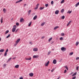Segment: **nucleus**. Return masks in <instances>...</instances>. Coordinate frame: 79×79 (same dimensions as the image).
<instances>
[{
  "label": "nucleus",
  "instance_id": "14",
  "mask_svg": "<svg viewBox=\"0 0 79 79\" xmlns=\"http://www.w3.org/2000/svg\"><path fill=\"white\" fill-rule=\"evenodd\" d=\"M4 51V49H1L0 50V52H3Z\"/></svg>",
  "mask_w": 79,
  "mask_h": 79
},
{
  "label": "nucleus",
  "instance_id": "19",
  "mask_svg": "<svg viewBox=\"0 0 79 79\" xmlns=\"http://www.w3.org/2000/svg\"><path fill=\"white\" fill-rule=\"evenodd\" d=\"M77 74V72H76L74 73L72 75V76H76Z\"/></svg>",
  "mask_w": 79,
  "mask_h": 79
},
{
  "label": "nucleus",
  "instance_id": "46",
  "mask_svg": "<svg viewBox=\"0 0 79 79\" xmlns=\"http://www.w3.org/2000/svg\"><path fill=\"white\" fill-rule=\"evenodd\" d=\"M18 30H19V29H17L16 30V31H15V32H17L18 31Z\"/></svg>",
  "mask_w": 79,
  "mask_h": 79
},
{
  "label": "nucleus",
  "instance_id": "35",
  "mask_svg": "<svg viewBox=\"0 0 79 79\" xmlns=\"http://www.w3.org/2000/svg\"><path fill=\"white\" fill-rule=\"evenodd\" d=\"M64 67L65 68H66L67 70H68V67L67 66H65Z\"/></svg>",
  "mask_w": 79,
  "mask_h": 79
},
{
  "label": "nucleus",
  "instance_id": "38",
  "mask_svg": "<svg viewBox=\"0 0 79 79\" xmlns=\"http://www.w3.org/2000/svg\"><path fill=\"white\" fill-rule=\"evenodd\" d=\"M79 66H77L76 67V69L77 70V71H78V68H79Z\"/></svg>",
  "mask_w": 79,
  "mask_h": 79
},
{
  "label": "nucleus",
  "instance_id": "23",
  "mask_svg": "<svg viewBox=\"0 0 79 79\" xmlns=\"http://www.w3.org/2000/svg\"><path fill=\"white\" fill-rule=\"evenodd\" d=\"M25 59L26 60H31L32 58H31V57H30L29 59L26 58Z\"/></svg>",
  "mask_w": 79,
  "mask_h": 79
},
{
  "label": "nucleus",
  "instance_id": "4",
  "mask_svg": "<svg viewBox=\"0 0 79 79\" xmlns=\"http://www.w3.org/2000/svg\"><path fill=\"white\" fill-rule=\"evenodd\" d=\"M59 13V10H56L55 12V14L56 15H58Z\"/></svg>",
  "mask_w": 79,
  "mask_h": 79
},
{
  "label": "nucleus",
  "instance_id": "30",
  "mask_svg": "<svg viewBox=\"0 0 79 79\" xmlns=\"http://www.w3.org/2000/svg\"><path fill=\"white\" fill-rule=\"evenodd\" d=\"M10 36V34H9L7 36V37H6V38L7 39H8V37H9Z\"/></svg>",
  "mask_w": 79,
  "mask_h": 79
},
{
  "label": "nucleus",
  "instance_id": "6",
  "mask_svg": "<svg viewBox=\"0 0 79 79\" xmlns=\"http://www.w3.org/2000/svg\"><path fill=\"white\" fill-rule=\"evenodd\" d=\"M38 51V48H35L33 49V51L34 52H37Z\"/></svg>",
  "mask_w": 79,
  "mask_h": 79
},
{
  "label": "nucleus",
  "instance_id": "57",
  "mask_svg": "<svg viewBox=\"0 0 79 79\" xmlns=\"http://www.w3.org/2000/svg\"><path fill=\"white\" fill-rule=\"evenodd\" d=\"M50 53H51V52H48V55H49V54H50Z\"/></svg>",
  "mask_w": 79,
  "mask_h": 79
},
{
  "label": "nucleus",
  "instance_id": "16",
  "mask_svg": "<svg viewBox=\"0 0 79 79\" xmlns=\"http://www.w3.org/2000/svg\"><path fill=\"white\" fill-rule=\"evenodd\" d=\"M3 11H4V13H5L6 12V9L4 8L3 9Z\"/></svg>",
  "mask_w": 79,
  "mask_h": 79
},
{
  "label": "nucleus",
  "instance_id": "22",
  "mask_svg": "<svg viewBox=\"0 0 79 79\" xmlns=\"http://www.w3.org/2000/svg\"><path fill=\"white\" fill-rule=\"evenodd\" d=\"M1 23H3V18L2 17L1 18Z\"/></svg>",
  "mask_w": 79,
  "mask_h": 79
},
{
  "label": "nucleus",
  "instance_id": "5",
  "mask_svg": "<svg viewBox=\"0 0 79 79\" xmlns=\"http://www.w3.org/2000/svg\"><path fill=\"white\" fill-rule=\"evenodd\" d=\"M20 40L21 39H18L16 41H15V43L18 44V43L19 42V41H20Z\"/></svg>",
  "mask_w": 79,
  "mask_h": 79
},
{
  "label": "nucleus",
  "instance_id": "60",
  "mask_svg": "<svg viewBox=\"0 0 79 79\" xmlns=\"http://www.w3.org/2000/svg\"><path fill=\"white\" fill-rule=\"evenodd\" d=\"M73 74V72H72L70 74Z\"/></svg>",
  "mask_w": 79,
  "mask_h": 79
},
{
  "label": "nucleus",
  "instance_id": "55",
  "mask_svg": "<svg viewBox=\"0 0 79 79\" xmlns=\"http://www.w3.org/2000/svg\"><path fill=\"white\" fill-rule=\"evenodd\" d=\"M19 79H23V77H20Z\"/></svg>",
  "mask_w": 79,
  "mask_h": 79
},
{
  "label": "nucleus",
  "instance_id": "20",
  "mask_svg": "<svg viewBox=\"0 0 79 79\" xmlns=\"http://www.w3.org/2000/svg\"><path fill=\"white\" fill-rule=\"evenodd\" d=\"M79 2L77 3L75 5V6L76 7H77V6H79Z\"/></svg>",
  "mask_w": 79,
  "mask_h": 79
},
{
  "label": "nucleus",
  "instance_id": "64",
  "mask_svg": "<svg viewBox=\"0 0 79 79\" xmlns=\"http://www.w3.org/2000/svg\"><path fill=\"white\" fill-rule=\"evenodd\" d=\"M11 20H13V19H12Z\"/></svg>",
  "mask_w": 79,
  "mask_h": 79
},
{
  "label": "nucleus",
  "instance_id": "51",
  "mask_svg": "<svg viewBox=\"0 0 79 79\" xmlns=\"http://www.w3.org/2000/svg\"><path fill=\"white\" fill-rule=\"evenodd\" d=\"M38 8V7H36L35 8V10H37Z\"/></svg>",
  "mask_w": 79,
  "mask_h": 79
},
{
  "label": "nucleus",
  "instance_id": "52",
  "mask_svg": "<svg viewBox=\"0 0 79 79\" xmlns=\"http://www.w3.org/2000/svg\"><path fill=\"white\" fill-rule=\"evenodd\" d=\"M44 38H45V36H43L42 37H41V39H44Z\"/></svg>",
  "mask_w": 79,
  "mask_h": 79
},
{
  "label": "nucleus",
  "instance_id": "8",
  "mask_svg": "<svg viewBox=\"0 0 79 79\" xmlns=\"http://www.w3.org/2000/svg\"><path fill=\"white\" fill-rule=\"evenodd\" d=\"M38 57H39V56H38H38L34 55L33 56V58H38Z\"/></svg>",
  "mask_w": 79,
  "mask_h": 79
},
{
  "label": "nucleus",
  "instance_id": "29",
  "mask_svg": "<svg viewBox=\"0 0 79 79\" xmlns=\"http://www.w3.org/2000/svg\"><path fill=\"white\" fill-rule=\"evenodd\" d=\"M11 58H10L8 60L7 62V63H8V62H9V61H10V60H11Z\"/></svg>",
  "mask_w": 79,
  "mask_h": 79
},
{
  "label": "nucleus",
  "instance_id": "1",
  "mask_svg": "<svg viewBox=\"0 0 79 79\" xmlns=\"http://www.w3.org/2000/svg\"><path fill=\"white\" fill-rule=\"evenodd\" d=\"M16 26L14 25L13 26V28L12 29V32H15V31H16Z\"/></svg>",
  "mask_w": 79,
  "mask_h": 79
},
{
  "label": "nucleus",
  "instance_id": "39",
  "mask_svg": "<svg viewBox=\"0 0 79 79\" xmlns=\"http://www.w3.org/2000/svg\"><path fill=\"white\" fill-rule=\"evenodd\" d=\"M7 55V52H5V54H4V56H6V55Z\"/></svg>",
  "mask_w": 79,
  "mask_h": 79
},
{
  "label": "nucleus",
  "instance_id": "54",
  "mask_svg": "<svg viewBox=\"0 0 79 79\" xmlns=\"http://www.w3.org/2000/svg\"><path fill=\"white\" fill-rule=\"evenodd\" d=\"M62 39H63V37H60V40H62Z\"/></svg>",
  "mask_w": 79,
  "mask_h": 79
},
{
  "label": "nucleus",
  "instance_id": "49",
  "mask_svg": "<svg viewBox=\"0 0 79 79\" xmlns=\"http://www.w3.org/2000/svg\"><path fill=\"white\" fill-rule=\"evenodd\" d=\"M79 57H77L76 58V60H79Z\"/></svg>",
  "mask_w": 79,
  "mask_h": 79
},
{
  "label": "nucleus",
  "instance_id": "58",
  "mask_svg": "<svg viewBox=\"0 0 79 79\" xmlns=\"http://www.w3.org/2000/svg\"><path fill=\"white\" fill-rule=\"evenodd\" d=\"M53 71H54V69H53L52 70H51V72H53Z\"/></svg>",
  "mask_w": 79,
  "mask_h": 79
},
{
  "label": "nucleus",
  "instance_id": "21",
  "mask_svg": "<svg viewBox=\"0 0 79 79\" xmlns=\"http://www.w3.org/2000/svg\"><path fill=\"white\" fill-rule=\"evenodd\" d=\"M31 10H30L28 11V15H29L30 14H31Z\"/></svg>",
  "mask_w": 79,
  "mask_h": 79
},
{
  "label": "nucleus",
  "instance_id": "12",
  "mask_svg": "<svg viewBox=\"0 0 79 79\" xmlns=\"http://www.w3.org/2000/svg\"><path fill=\"white\" fill-rule=\"evenodd\" d=\"M23 20H24V19H23V18H21L20 19V22L21 23H22V22H23Z\"/></svg>",
  "mask_w": 79,
  "mask_h": 79
},
{
  "label": "nucleus",
  "instance_id": "61",
  "mask_svg": "<svg viewBox=\"0 0 79 79\" xmlns=\"http://www.w3.org/2000/svg\"><path fill=\"white\" fill-rule=\"evenodd\" d=\"M60 77H59L57 79H60Z\"/></svg>",
  "mask_w": 79,
  "mask_h": 79
},
{
  "label": "nucleus",
  "instance_id": "37",
  "mask_svg": "<svg viewBox=\"0 0 79 79\" xmlns=\"http://www.w3.org/2000/svg\"><path fill=\"white\" fill-rule=\"evenodd\" d=\"M73 54V52H72L70 53L69 55H72Z\"/></svg>",
  "mask_w": 79,
  "mask_h": 79
},
{
  "label": "nucleus",
  "instance_id": "32",
  "mask_svg": "<svg viewBox=\"0 0 79 79\" xmlns=\"http://www.w3.org/2000/svg\"><path fill=\"white\" fill-rule=\"evenodd\" d=\"M64 18H65L64 16V15L61 17V19H64Z\"/></svg>",
  "mask_w": 79,
  "mask_h": 79
},
{
  "label": "nucleus",
  "instance_id": "31",
  "mask_svg": "<svg viewBox=\"0 0 79 79\" xmlns=\"http://www.w3.org/2000/svg\"><path fill=\"white\" fill-rule=\"evenodd\" d=\"M64 0H62L61 2V3H63L64 2Z\"/></svg>",
  "mask_w": 79,
  "mask_h": 79
},
{
  "label": "nucleus",
  "instance_id": "26",
  "mask_svg": "<svg viewBox=\"0 0 79 79\" xmlns=\"http://www.w3.org/2000/svg\"><path fill=\"white\" fill-rule=\"evenodd\" d=\"M32 23V22H31L29 23V24H28V26H30L31 25V24Z\"/></svg>",
  "mask_w": 79,
  "mask_h": 79
},
{
  "label": "nucleus",
  "instance_id": "3",
  "mask_svg": "<svg viewBox=\"0 0 79 79\" xmlns=\"http://www.w3.org/2000/svg\"><path fill=\"white\" fill-rule=\"evenodd\" d=\"M61 50L62 51H65L66 48H64V47H62L61 48Z\"/></svg>",
  "mask_w": 79,
  "mask_h": 79
},
{
  "label": "nucleus",
  "instance_id": "7",
  "mask_svg": "<svg viewBox=\"0 0 79 79\" xmlns=\"http://www.w3.org/2000/svg\"><path fill=\"white\" fill-rule=\"evenodd\" d=\"M29 75L31 77H32L34 76V74L32 73H31L29 74Z\"/></svg>",
  "mask_w": 79,
  "mask_h": 79
},
{
  "label": "nucleus",
  "instance_id": "27",
  "mask_svg": "<svg viewBox=\"0 0 79 79\" xmlns=\"http://www.w3.org/2000/svg\"><path fill=\"white\" fill-rule=\"evenodd\" d=\"M52 37L50 39H49L48 40L49 42H50V41H51V40H52Z\"/></svg>",
  "mask_w": 79,
  "mask_h": 79
},
{
  "label": "nucleus",
  "instance_id": "42",
  "mask_svg": "<svg viewBox=\"0 0 79 79\" xmlns=\"http://www.w3.org/2000/svg\"><path fill=\"white\" fill-rule=\"evenodd\" d=\"M16 26H19V23H16Z\"/></svg>",
  "mask_w": 79,
  "mask_h": 79
},
{
  "label": "nucleus",
  "instance_id": "47",
  "mask_svg": "<svg viewBox=\"0 0 79 79\" xmlns=\"http://www.w3.org/2000/svg\"><path fill=\"white\" fill-rule=\"evenodd\" d=\"M8 52V49H7L6 50V52L7 53V52Z\"/></svg>",
  "mask_w": 79,
  "mask_h": 79
},
{
  "label": "nucleus",
  "instance_id": "33",
  "mask_svg": "<svg viewBox=\"0 0 79 79\" xmlns=\"http://www.w3.org/2000/svg\"><path fill=\"white\" fill-rule=\"evenodd\" d=\"M64 9H62L61 11V12L62 13H63V12H64Z\"/></svg>",
  "mask_w": 79,
  "mask_h": 79
},
{
  "label": "nucleus",
  "instance_id": "24",
  "mask_svg": "<svg viewBox=\"0 0 79 79\" xmlns=\"http://www.w3.org/2000/svg\"><path fill=\"white\" fill-rule=\"evenodd\" d=\"M44 9V7H41L40 8V10H43V9Z\"/></svg>",
  "mask_w": 79,
  "mask_h": 79
},
{
  "label": "nucleus",
  "instance_id": "34",
  "mask_svg": "<svg viewBox=\"0 0 79 79\" xmlns=\"http://www.w3.org/2000/svg\"><path fill=\"white\" fill-rule=\"evenodd\" d=\"M44 24H45V23H42L41 26H44Z\"/></svg>",
  "mask_w": 79,
  "mask_h": 79
},
{
  "label": "nucleus",
  "instance_id": "11",
  "mask_svg": "<svg viewBox=\"0 0 79 79\" xmlns=\"http://www.w3.org/2000/svg\"><path fill=\"white\" fill-rule=\"evenodd\" d=\"M23 0H19L18 1L16 2L15 3H19V2H22Z\"/></svg>",
  "mask_w": 79,
  "mask_h": 79
},
{
  "label": "nucleus",
  "instance_id": "45",
  "mask_svg": "<svg viewBox=\"0 0 79 79\" xmlns=\"http://www.w3.org/2000/svg\"><path fill=\"white\" fill-rule=\"evenodd\" d=\"M76 76H75L73 77L72 79H76Z\"/></svg>",
  "mask_w": 79,
  "mask_h": 79
},
{
  "label": "nucleus",
  "instance_id": "25",
  "mask_svg": "<svg viewBox=\"0 0 79 79\" xmlns=\"http://www.w3.org/2000/svg\"><path fill=\"white\" fill-rule=\"evenodd\" d=\"M78 45H79V42L78 41L76 42V46H77Z\"/></svg>",
  "mask_w": 79,
  "mask_h": 79
},
{
  "label": "nucleus",
  "instance_id": "41",
  "mask_svg": "<svg viewBox=\"0 0 79 79\" xmlns=\"http://www.w3.org/2000/svg\"><path fill=\"white\" fill-rule=\"evenodd\" d=\"M51 5H53V1H52L51 2Z\"/></svg>",
  "mask_w": 79,
  "mask_h": 79
},
{
  "label": "nucleus",
  "instance_id": "17",
  "mask_svg": "<svg viewBox=\"0 0 79 79\" xmlns=\"http://www.w3.org/2000/svg\"><path fill=\"white\" fill-rule=\"evenodd\" d=\"M71 23V21H69V22L68 23L67 25V26H68L69 25V24H70V23Z\"/></svg>",
  "mask_w": 79,
  "mask_h": 79
},
{
  "label": "nucleus",
  "instance_id": "43",
  "mask_svg": "<svg viewBox=\"0 0 79 79\" xmlns=\"http://www.w3.org/2000/svg\"><path fill=\"white\" fill-rule=\"evenodd\" d=\"M18 44V43H16L15 44H14V46L15 47H16V45H17V44Z\"/></svg>",
  "mask_w": 79,
  "mask_h": 79
},
{
  "label": "nucleus",
  "instance_id": "15",
  "mask_svg": "<svg viewBox=\"0 0 79 79\" xmlns=\"http://www.w3.org/2000/svg\"><path fill=\"white\" fill-rule=\"evenodd\" d=\"M72 12V10L70 11L69 10H68V11L67 12V13H69V14H71Z\"/></svg>",
  "mask_w": 79,
  "mask_h": 79
},
{
  "label": "nucleus",
  "instance_id": "28",
  "mask_svg": "<svg viewBox=\"0 0 79 79\" xmlns=\"http://www.w3.org/2000/svg\"><path fill=\"white\" fill-rule=\"evenodd\" d=\"M9 32V31L7 30L5 32V34H8Z\"/></svg>",
  "mask_w": 79,
  "mask_h": 79
},
{
  "label": "nucleus",
  "instance_id": "9",
  "mask_svg": "<svg viewBox=\"0 0 79 79\" xmlns=\"http://www.w3.org/2000/svg\"><path fill=\"white\" fill-rule=\"evenodd\" d=\"M53 64H56V60L55 59L53 61Z\"/></svg>",
  "mask_w": 79,
  "mask_h": 79
},
{
  "label": "nucleus",
  "instance_id": "2",
  "mask_svg": "<svg viewBox=\"0 0 79 79\" xmlns=\"http://www.w3.org/2000/svg\"><path fill=\"white\" fill-rule=\"evenodd\" d=\"M49 63H50V61H48L47 63H45V66H47L48 65Z\"/></svg>",
  "mask_w": 79,
  "mask_h": 79
},
{
  "label": "nucleus",
  "instance_id": "59",
  "mask_svg": "<svg viewBox=\"0 0 79 79\" xmlns=\"http://www.w3.org/2000/svg\"><path fill=\"white\" fill-rule=\"evenodd\" d=\"M15 59H16V57H14L13 58V60H15Z\"/></svg>",
  "mask_w": 79,
  "mask_h": 79
},
{
  "label": "nucleus",
  "instance_id": "10",
  "mask_svg": "<svg viewBox=\"0 0 79 79\" xmlns=\"http://www.w3.org/2000/svg\"><path fill=\"white\" fill-rule=\"evenodd\" d=\"M37 18V16L36 15L33 18V20H35Z\"/></svg>",
  "mask_w": 79,
  "mask_h": 79
},
{
  "label": "nucleus",
  "instance_id": "63",
  "mask_svg": "<svg viewBox=\"0 0 79 79\" xmlns=\"http://www.w3.org/2000/svg\"><path fill=\"white\" fill-rule=\"evenodd\" d=\"M50 69H48V71H50Z\"/></svg>",
  "mask_w": 79,
  "mask_h": 79
},
{
  "label": "nucleus",
  "instance_id": "13",
  "mask_svg": "<svg viewBox=\"0 0 79 79\" xmlns=\"http://www.w3.org/2000/svg\"><path fill=\"white\" fill-rule=\"evenodd\" d=\"M58 28H59V27L56 26V27H54V30H56V29H57Z\"/></svg>",
  "mask_w": 79,
  "mask_h": 79
},
{
  "label": "nucleus",
  "instance_id": "36",
  "mask_svg": "<svg viewBox=\"0 0 79 79\" xmlns=\"http://www.w3.org/2000/svg\"><path fill=\"white\" fill-rule=\"evenodd\" d=\"M45 6L46 7H48V4H46L45 5Z\"/></svg>",
  "mask_w": 79,
  "mask_h": 79
},
{
  "label": "nucleus",
  "instance_id": "62",
  "mask_svg": "<svg viewBox=\"0 0 79 79\" xmlns=\"http://www.w3.org/2000/svg\"><path fill=\"white\" fill-rule=\"evenodd\" d=\"M1 39L0 38V41H1Z\"/></svg>",
  "mask_w": 79,
  "mask_h": 79
},
{
  "label": "nucleus",
  "instance_id": "48",
  "mask_svg": "<svg viewBox=\"0 0 79 79\" xmlns=\"http://www.w3.org/2000/svg\"><path fill=\"white\" fill-rule=\"evenodd\" d=\"M67 72V70H65L64 72V73H66Z\"/></svg>",
  "mask_w": 79,
  "mask_h": 79
},
{
  "label": "nucleus",
  "instance_id": "50",
  "mask_svg": "<svg viewBox=\"0 0 79 79\" xmlns=\"http://www.w3.org/2000/svg\"><path fill=\"white\" fill-rule=\"evenodd\" d=\"M29 43L30 44H31V45H32V42H29Z\"/></svg>",
  "mask_w": 79,
  "mask_h": 79
},
{
  "label": "nucleus",
  "instance_id": "53",
  "mask_svg": "<svg viewBox=\"0 0 79 79\" xmlns=\"http://www.w3.org/2000/svg\"><path fill=\"white\" fill-rule=\"evenodd\" d=\"M6 64H4L3 65V66L4 67H5V66H6Z\"/></svg>",
  "mask_w": 79,
  "mask_h": 79
},
{
  "label": "nucleus",
  "instance_id": "56",
  "mask_svg": "<svg viewBox=\"0 0 79 79\" xmlns=\"http://www.w3.org/2000/svg\"><path fill=\"white\" fill-rule=\"evenodd\" d=\"M26 5H27V4H24V6H26Z\"/></svg>",
  "mask_w": 79,
  "mask_h": 79
},
{
  "label": "nucleus",
  "instance_id": "40",
  "mask_svg": "<svg viewBox=\"0 0 79 79\" xmlns=\"http://www.w3.org/2000/svg\"><path fill=\"white\" fill-rule=\"evenodd\" d=\"M61 35L62 36H64V33H61Z\"/></svg>",
  "mask_w": 79,
  "mask_h": 79
},
{
  "label": "nucleus",
  "instance_id": "18",
  "mask_svg": "<svg viewBox=\"0 0 79 79\" xmlns=\"http://www.w3.org/2000/svg\"><path fill=\"white\" fill-rule=\"evenodd\" d=\"M15 68H19V65H17L15 66Z\"/></svg>",
  "mask_w": 79,
  "mask_h": 79
},
{
  "label": "nucleus",
  "instance_id": "44",
  "mask_svg": "<svg viewBox=\"0 0 79 79\" xmlns=\"http://www.w3.org/2000/svg\"><path fill=\"white\" fill-rule=\"evenodd\" d=\"M39 4H37L36 5V7H37V8H38V7L39 6Z\"/></svg>",
  "mask_w": 79,
  "mask_h": 79
}]
</instances>
